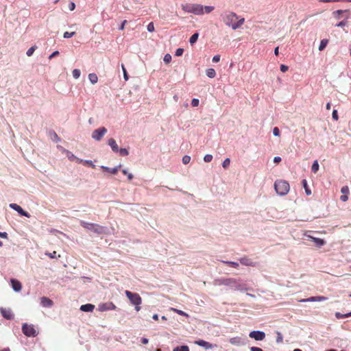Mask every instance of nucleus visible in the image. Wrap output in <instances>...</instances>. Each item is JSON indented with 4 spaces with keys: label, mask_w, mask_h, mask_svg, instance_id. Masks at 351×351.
<instances>
[{
    "label": "nucleus",
    "mask_w": 351,
    "mask_h": 351,
    "mask_svg": "<svg viewBox=\"0 0 351 351\" xmlns=\"http://www.w3.org/2000/svg\"><path fill=\"white\" fill-rule=\"evenodd\" d=\"M222 21L226 26L236 30L243 25L245 19L238 16L234 12L226 11L222 14Z\"/></svg>",
    "instance_id": "1"
},
{
    "label": "nucleus",
    "mask_w": 351,
    "mask_h": 351,
    "mask_svg": "<svg viewBox=\"0 0 351 351\" xmlns=\"http://www.w3.org/2000/svg\"><path fill=\"white\" fill-rule=\"evenodd\" d=\"M217 285H226L234 291H247L250 290V288L241 279L237 278H221L215 281Z\"/></svg>",
    "instance_id": "2"
},
{
    "label": "nucleus",
    "mask_w": 351,
    "mask_h": 351,
    "mask_svg": "<svg viewBox=\"0 0 351 351\" xmlns=\"http://www.w3.org/2000/svg\"><path fill=\"white\" fill-rule=\"evenodd\" d=\"M81 226L84 228L95 232L97 234H110L113 233V228H108L105 226H101L98 224L88 223L86 221H81Z\"/></svg>",
    "instance_id": "3"
},
{
    "label": "nucleus",
    "mask_w": 351,
    "mask_h": 351,
    "mask_svg": "<svg viewBox=\"0 0 351 351\" xmlns=\"http://www.w3.org/2000/svg\"><path fill=\"white\" fill-rule=\"evenodd\" d=\"M125 294L128 298L130 304L133 306H137L138 304H141L142 298L140 295L137 293H133L130 291L126 290L125 291Z\"/></svg>",
    "instance_id": "4"
},
{
    "label": "nucleus",
    "mask_w": 351,
    "mask_h": 351,
    "mask_svg": "<svg viewBox=\"0 0 351 351\" xmlns=\"http://www.w3.org/2000/svg\"><path fill=\"white\" fill-rule=\"evenodd\" d=\"M107 129L105 127H100L93 131L91 137L96 141H99L102 139L104 135L107 133Z\"/></svg>",
    "instance_id": "5"
},
{
    "label": "nucleus",
    "mask_w": 351,
    "mask_h": 351,
    "mask_svg": "<svg viewBox=\"0 0 351 351\" xmlns=\"http://www.w3.org/2000/svg\"><path fill=\"white\" fill-rule=\"evenodd\" d=\"M274 189L276 193L280 196L285 195V181L282 180H276L274 183Z\"/></svg>",
    "instance_id": "6"
},
{
    "label": "nucleus",
    "mask_w": 351,
    "mask_h": 351,
    "mask_svg": "<svg viewBox=\"0 0 351 351\" xmlns=\"http://www.w3.org/2000/svg\"><path fill=\"white\" fill-rule=\"evenodd\" d=\"M23 332L27 337H35L37 332L32 325L24 324L22 326Z\"/></svg>",
    "instance_id": "7"
},
{
    "label": "nucleus",
    "mask_w": 351,
    "mask_h": 351,
    "mask_svg": "<svg viewBox=\"0 0 351 351\" xmlns=\"http://www.w3.org/2000/svg\"><path fill=\"white\" fill-rule=\"evenodd\" d=\"M249 337L256 341H263L265 337V333L261 330H252L250 332Z\"/></svg>",
    "instance_id": "8"
},
{
    "label": "nucleus",
    "mask_w": 351,
    "mask_h": 351,
    "mask_svg": "<svg viewBox=\"0 0 351 351\" xmlns=\"http://www.w3.org/2000/svg\"><path fill=\"white\" fill-rule=\"evenodd\" d=\"M62 153L65 154V156L70 161L75 162L77 163H80L82 161V159L77 158L71 152L64 148H62Z\"/></svg>",
    "instance_id": "9"
},
{
    "label": "nucleus",
    "mask_w": 351,
    "mask_h": 351,
    "mask_svg": "<svg viewBox=\"0 0 351 351\" xmlns=\"http://www.w3.org/2000/svg\"><path fill=\"white\" fill-rule=\"evenodd\" d=\"M239 263L245 266H250V267H258V263L257 262H255L252 261L251 258L243 256L239 258Z\"/></svg>",
    "instance_id": "10"
},
{
    "label": "nucleus",
    "mask_w": 351,
    "mask_h": 351,
    "mask_svg": "<svg viewBox=\"0 0 351 351\" xmlns=\"http://www.w3.org/2000/svg\"><path fill=\"white\" fill-rule=\"evenodd\" d=\"M116 306L112 302H106L100 304L98 306V311L103 312L106 311L114 310L116 309Z\"/></svg>",
    "instance_id": "11"
},
{
    "label": "nucleus",
    "mask_w": 351,
    "mask_h": 351,
    "mask_svg": "<svg viewBox=\"0 0 351 351\" xmlns=\"http://www.w3.org/2000/svg\"><path fill=\"white\" fill-rule=\"evenodd\" d=\"M229 342L234 346H241L246 343L245 339L241 337H234L230 339Z\"/></svg>",
    "instance_id": "12"
},
{
    "label": "nucleus",
    "mask_w": 351,
    "mask_h": 351,
    "mask_svg": "<svg viewBox=\"0 0 351 351\" xmlns=\"http://www.w3.org/2000/svg\"><path fill=\"white\" fill-rule=\"evenodd\" d=\"M10 207L12 208L13 210H16L20 215L25 216L27 217H29V214L25 211L20 206H19L16 204L12 203L10 205Z\"/></svg>",
    "instance_id": "13"
},
{
    "label": "nucleus",
    "mask_w": 351,
    "mask_h": 351,
    "mask_svg": "<svg viewBox=\"0 0 351 351\" xmlns=\"http://www.w3.org/2000/svg\"><path fill=\"white\" fill-rule=\"evenodd\" d=\"M327 298L324 296H313L305 299H302L300 302H322L325 301Z\"/></svg>",
    "instance_id": "14"
},
{
    "label": "nucleus",
    "mask_w": 351,
    "mask_h": 351,
    "mask_svg": "<svg viewBox=\"0 0 351 351\" xmlns=\"http://www.w3.org/2000/svg\"><path fill=\"white\" fill-rule=\"evenodd\" d=\"M1 313L2 316L7 319H12L14 318V315L10 308H1Z\"/></svg>",
    "instance_id": "15"
},
{
    "label": "nucleus",
    "mask_w": 351,
    "mask_h": 351,
    "mask_svg": "<svg viewBox=\"0 0 351 351\" xmlns=\"http://www.w3.org/2000/svg\"><path fill=\"white\" fill-rule=\"evenodd\" d=\"M191 13L195 15H202L204 14V11H202V5L193 3V9Z\"/></svg>",
    "instance_id": "16"
},
{
    "label": "nucleus",
    "mask_w": 351,
    "mask_h": 351,
    "mask_svg": "<svg viewBox=\"0 0 351 351\" xmlns=\"http://www.w3.org/2000/svg\"><path fill=\"white\" fill-rule=\"evenodd\" d=\"M40 304L43 307L50 308L53 306V302L51 299L43 296L40 298Z\"/></svg>",
    "instance_id": "17"
},
{
    "label": "nucleus",
    "mask_w": 351,
    "mask_h": 351,
    "mask_svg": "<svg viewBox=\"0 0 351 351\" xmlns=\"http://www.w3.org/2000/svg\"><path fill=\"white\" fill-rule=\"evenodd\" d=\"M341 192L343 194L340 197V199L342 202H346L348 199V194L350 193V190L348 186H344L341 189Z\"/></svg>",
    "instance_id": "18"
},
{
    "label": "nucleus",
    "mask_w": 351,
    "mask_h": 351,
    "mask_svg": "<svg viewBox=\"0 0 351 351\" xmlns=\"http://www.w3.org/2000/svg\"><path fill=\"white\" fill-rule=\"evenodd\" d=\"M121 165H119L114 168H109L106 166L101 165V169H102L104 171H108V173H110L112 175H115V174H117V173L118 172V171L121 168Z\"/></svg>",
    "instance_id": "19"
},
{
    "label": "nucleus",
    "mask_w": 351,
    "mask_h": 351,
    "mask_svg": "<svg viewBox=\"0 0 351 351\" xmlns=\"http://www.w3.org/2000/svg\"><path fill=\"white\" fill-rule=\"evenodd\" d=\"M11 285L13 290L16 292H19L22 289L21 283L17 280L12 279Z\"/></svg>",
    "instance_id": "20"
},
{
    "label": "nucleus",
    "mask_w": 351,
    "mask_h": 351,
    "mask_svg": "<svg viewBox=\"0 0 351 351\" xmlns=\"http://www.w3.org/2000/svg\"><path fill=\"white\" fill-rule=\"evenodd\" d=\"M195 343H197V345L202 346L206 349H210V348H213L217 346L216 345H213V344L210 343L209 342H207L204 340L197 341L195 342Z\"/></svg>",
    "instance_id": "21"
},
{
    "label": "nucleus",
    "mask_w": 351,
    "mask_h": 351,
    "mask_svg": "<svg viewBox=\"0 0 351 351\" xmlns=\"http://www.w3.org/2000/svg\"><path fill=\"white\" fill-rule=\"evenodd\" d=\"M308 237L312 241H313L315 243V244L317 247H322L326 243L325 241L322 239L315 238V237H313L311 236H308Z\"/></svg>",
    "instance_id": "22"
},
{
    "label": "nucleus",
    "mask_w": 351,
    "mask_h": 351,
    "mask_svg": "<svg viewBox=\"0 0 351 351\" xmlns=\"http://www.w3.org/2000/svg\"><path fill=\"white\" fill-rule=\"evenodd\" d=\"M108 145L111 147L113 152H117L119 151V147L114 138H110L108 141Z\"/></svg>",
    "instance_id": "23"
},
{
    "label": "nucleus",
    "mask_w": 351,
    "mask_h": 351,
    "mask_svg": "<svg viewBox=\"0 0 351 351\" xmlns=\"http://www.w3.org/2000/svg\"><path fill=\"white\" fill-rule=\"evenodd\" d=\"M95 308V306L92 304H83L80 306V310L84 312H92Z\"/></svg>",
    "instance_id": "24"
},
{
    "label": "nucleus",
    "mask_w": 351,
    "mask_h": 351,
    "mask_svg": "<svg viewBox=\"0 0 351 351\" xmlns=\"http://www.w3.org/2000/svg\"><path fill=\"white\" fill-rule=\"evenodd\" d=\"M193 3H186L182 5V9L188 13H191L193 9Z\"/></svg>",
    "instance_id": "25"
},
{
    "label": "nucleus",
    "mask_w": 351,
    "mask_h": 351,
    "mask_svg": "<svg viewBox=\"0 0 351 351\" xmlns=\"http://www.w3.org/2000/svg\"><path fill=\"white\" fill-rule=\"evenodd\" d=\"M88 80H90L91 84H95L97 82L98 77L95 73H90L88 75Z\"/></svg>",
    "instance_id": "26"
},
{
    "label": "nucleus",
    "mask_w": 351,
    "mask_h": 351,
    "mask_svg": "<svg viewBox=\"0 0 351 351\" xmlns=\"http://www.w3.org/2000/svg\"><path fill=\"white\" fill-rule=\"evenodd\" d=\"M215 10L214 6L211 5H202V11H204V14H209Z\"/></svg>",
    "instance_id": "27"
},
{
    "label": "nucleus",
    "mask_w": 351,
    "mask_h": 351,
    "mask_svg": "<svg viewBox=\"0 0 351 351\" xmlns=\"http://www.w3.org/2000/svg\"><path fill=\"white\" fill-rule=\"evenodd\" d=\"M206 73L209 78H214L216 75V72L213 69H208L206 71Z\"/></svg>",
    "instance_id": "28"
},
{
    "label": "nucleus",
    "mask_w": 351,
    "mask_h": 351,
    "mask_svg": "<svg viewBox=\"0 0 351 351\" xmlns=\"http://www.w3.org/2000/svg\"><path fill=\"white\" fill-rule=\"evenodd\" d=\"M170 311H173V312H175V313H178V314H179L180 315L184 316L186 317H189L188 313H185V312H184V311H182L181 310L177 309L176 308H173L172 307V308H170Z\"/></svg>",
    "instance_id": "29"
},
{
    "label": "nucleus",
    "mask_w": 351,
    "mask_h": 351,
    "mask_svg": "<svg viewBox=\"0 0 351 351\" xmlns=\"http://www.w3.org/2000/svg\"><path fill=\"white\" fill-rule=\"evenodd\" d=\"M328 43V39H322L320 42L319 46V51L324 50Z\"/></svg>",
    "instance_id": "30"
},
{
    "label": "nucleus",
    "mask_w": 351,
    "mask_h": 351,
    "mask_svg": "<svg viewBox=\"0 0 351 351\" xmlns=\"http://www.w3.org/2000/svg\"><path fill=\"white\" fill-rule=\"evenodd\" d=\"M198 37H199V34L197 33H195L194 34H193L189 39L190 44L191 45L195 44L197 42Z\"/></svg>",
    "instance_id": "31"
},
{
    "label": "nucleus",
    "mask_w": 351,
    "mask_h": 351,
    "mask_svg": "<svg viewBox=\"0 0 351 351\" xmlns=\"http://www.w3.org/2000/svg\"><path fill=\"white\" fill-rule=\"evenodd\" d=\"M173 351H189V348L187 346H181L174 348Z\"/></svg>",
    "instance_id": "32"
},
{
    "label": "nucleus",
    "mask_w": 351,
    "mask_h": 351,
    "mask_svg": "<svg viewBox=\"0 0 351 351\" xmlns=\"http://www.w3.org/2000/svg\"><path fill=\"white\" fill-rule=\"evenodd\" d=\"M80 163H82L84 165H87L93 168L95 167V165H94L93 162L90 160H82V161Z\"/></svg>",
    "instance_id": "33"
},
{
    "label": "nucleus",
    "mask_w": 351,
    "mask_h": 351,
    "mask_svg": "<svg viewBox=\"0 0 351 351\" xmlns=\"http://www.w3.org/2000/svg\"><path fill=\"white\" fill-rule=\"evenodd\" d=\"M318 170H319V163H318L317 160H315L312 165L311 171L315 173L318 171Z\"/></svg>",
    "instance_id": "34"
},
{
    "label": "nucleus",
    "mask_w": 351,
    "mask_h": 351,
    "mask_svg": "<svg viewBox=\"0 0 351 351\" xmlns=\"http://www.w3.org/2000/svg\"><path fill=\"white\" fill-rule=\"evenodd\" d=\"M224 264H226L228 265H230L234 268H238L239 266V263L237 262H233V261H223Z\"/></svg>",
    "instance_id": "35"
},
{
    "label": "nucleus",
    "mask_w": 351,
    "mask_h": 351,
    "mask_svg": "<svg viewBox=\"0 0 351 351\" xmlns=\"http://www.w3.org/2000/svg\"><path fill=\"white\" fill-rule=\"evenodd\" d=\"M37 49V47L36 45L34 46H32L30 48H29L26 52V55L28 56V57H30L32 56V54L34 53V52L35 51V50Z\"/></svg>",
    "instance_id": "36"
},
{
    "label": "nucleus",
    "mask_w": 351,
    "mask_h": 351,
    "mask_svg": "<svg viewBox=\"0 0 351 351\" xmlns=\"http://www.w3.org/2000/svg\"><path fill=\"white\" fill-rule=\"evenodd\" d=\"M72 75H73V77L75 79H78L80 77V75H81L80 70L77 69H73V71H72Z\"/></svg>",
    "instance_id": "37"
},
{
    "label": "nucleus",
    "mask_w": 351,
    "mask_h": 351,
    "mask_svg": "<svg viewBox=\"0 0 351 351\" xmlns=\"http://www.w3.org/2000/svg\"><path fill=\"white\" fill-rule=\"evenodd\" d=\"M302 183H303V186L305 189V192H306V194L307 195H310L311 194V191L308 189V186H307V182L306 180H304L302 181Z\"/></svg>",
    "instance_id": "38"
},
{
    "label": "nucleus",
    "mask_w": 351,
    "mask_h": 351,
    "mask_svg": "<svg viewBox=\"0 0 351 351\" xmlns=\"http://www.w3.org/2000/svg\"><path fill=\"white\" fill-rule=\"evenodd\" d=\"M343 12H349V10H338L335 12H333V14L334 15H338V16H335V17L337 19H339V16L341 14L343 13Z\"/></svg>",
    "instance_id": "39"
},
{
    "label": "nucleus",
    "mask_w": 351,
    "mask_h": 351,
    "mask_svg": "<svg viewBox=\"0 0 351 351\" xmlns=\"http://www.w3.org/2000/svg\"><path fill=\"white\" fill-rule=\"evenodd\" d=\"M123 173L126 175L128 176V178L129 180H132L134 178V176L132 173H129L127 169H123L122 171Z\"/></svg>",
    "instance_id": "40"
},
{
    "label": "nucleus",
    "mask_w": 351,
    "mask_h": 351,
    "mask_svg": "<svg viewBox=\"0 0 351 351\" xmlns=\"http://www.w3.org/2000/svg\"><path fill=\"white\" fill-rule=\"evenodd\" d=\"M230 164V158H226L222 162V167L225 169L228 168Z\"/></svg>",
    "instance_id": "41"
},
{
    "label": "nucleus",
    "mask_w": 351,
    "mask_h": 351,
    "mask_svg": "<svg viewBox=\"0 0 351 351\" xmlns=\"http://www.w3.org/2000/svg\"><path fill=\"white\" fill-rule=\"evenodd\" d=\"M163 60L166 64L169 63L171 60V56L169 53L165 54Z\"/></svg>",
    "instance_id": "42"
},
{
    "label": "nucleus",
    "mask_w": 351,
    "mask_h": 351,
    "mask_svg": "<svg viewBox=\"0 0 351 351\" xmlns=\"http://www.w3.org/2000/svg\"><path fill=\"white\" fill-rule=\"evenodd\" d=\"M191 161V157L188 155H185L182 157V162L184 165L189 163Z\"/></svg>",
    "instance_id": "43"
},
{
    "label": "nucleus",
    "mask_w": 351,
    "mask_h": 351,
    "mask_svg": "<svg viewBox=\"0 0 351 351\" xmlns=\"http://www.w3.org/2000/svg\"><path fill=\"white\" fill-rule=\"evenodd\" d=\"M75 32H65L63 34V37L64 38H71L73 36L75 35Z\"/></svg>",
    "instance_id": "44"
},
{
    "label": "nucleus",
    "mask_w": 351,
    "mask_h": 351,
    "mask_svg": "<svg viewBox=\"0 0 351 351\" xmlns=\"http://www.w3.org/2000/svg\"><path fill=\"white\" fill-rule=\"evenodd\" d=\"M276 335H277L276 342L277 343H282V341H283L282 335L279 332H276Z\"/></svg>",
    "instance_id": "45"
},
{
    "label": "nucleus",
    "mask_w": 351,
    "mask_h": 351,
    "mask_svg": "<svg viewBox=\"0 0 351 351\" xmlns=\"http://www.w3.org/2000/svg\"><path fill=\"white\" fill-rule=\"evenodd\" d=\"M147 31L149 32H154L155 28H154V23H152V22L149 23L147 25Z\"/></svg>",
    "instance_id": "46"
},
{
    "label": "nucleus",
    "mask_w": 351,
    "mask_h": 351,
    "mask_svg": "<svg viewBox=\"0 0 351 351\" xmlns=\"http://www.w3.org/2000/svg\"><path fill=\"white\" fill-rule=\"evenodd\" d=\"M118 152H119L121 156H128L129 154L128 150L125 148H121L120 149H119Z\"/></svg>",
    "instance_id": "47"
},
{
    "label": "nucleus",
    "mask_w": 351,
    "mask_h": 351,
    "mask_svg": "<svg viewBox=\"0 0 351 351\" xmlns=\"http://www.w3.org/2000/svg\"><path fill=\"white\" fill-rule=\"evenodd\" d=\"M213 160V156L211 154H206L204 157V160L206 162H209Z\"/></svg>",
    "instance_id": "48"
},
{
    "label": "nucleus",
    "mask_w": 351,
    "mask_h": 351,
    "mask_svg": "<svg viewBox=\"0 0 351 351\" xmlns=\"http://www.w3.org/2000/svg\"><path fill=\"white\" fill-rule=\"evenodd\" d=\"M199 104V101L198 99H193L192 101H191V105L193 106V107H197L198 106Z\"/></svg>",
    "instance_id": "49"
},
{
    "label": "nucleus",
    "mask_w": 351,
    "mask_h": 351,
    "mask_svg": "<svg viewBox=\"0 0 351 351\" xmlns=\"http://www.w3.org/2000/svg\"><path fill=\"white\" fill-rule=\"evenodd\" d=\"M122 70H123V78H124V80L125 81H128V75L126 69H125V68L124 67L123 65H122Z\"/></svg>",
    "instance_id": "50"
},
{
    "label": "nucleus",
    "mask_w": 351,
    "mask_h": 351,
    "mask_svg": "<svg viewBox=\"0 0 351 351\" xmlns=\"http://www.w3.org/2000/svg\"><path fill=\"white\" fill-rule=\"evenodd\" d=\"M335 317L337 319H343V318H346V314H342L341 313L337 312L335 313Z\"/></svg>",
    "instance_id": "51"
},
{
    "label": "nucleus",
    "mask_w": 351,
    "mask_h": 351,
    "mask_svg": "<svg viewBox=\"0 0 351 351\" xmlns=\"http://www.w3.org/2000/svg\"><path fill=\"white\" fill-rule=\"evenodd\" d=\"M273 134L275 136H278L280 135V130H279V129L277 127H275L273 129Z\"/></svg>",
    "instance_id": "52"
},
{
    "label": "nucleus",
    "mask_w": 351,
    "mask_h": 351,
    "mask_svg": "<svg viewBox=\"0 0 351 351\" xmlns=\"http://www.w3.org/2000/svg\"><path fill=\"white\" fill-rule=\"evenodd\" d=\"M183 51H184L183 49H182V48H178V49L176 51V54H175V55H176V56H182V55Z\"/></svg>",
    "instance_id": "53"
},
{
    "label": "nucleus",
    "mask_w": 351,
    "mask_h": 351,
    "mask_svg": "<svg viewBox=\"0 0 351 351\" xmlns=\"http://www.w3.org/2000/svg\"><path fill=\"white\" fill-rule=\"evenodd\" d=\"M332 119H333L334 120H336V121H337V120H338V118H339V117H338V114H337V110H334L332 111Z\"/></svg>",
    "instance_id": "54"
},
{
    "label": "nucleus",
    "mask_w": 351,
    "mask_h": 351,
    "mask_svg": "<svg viewBox=\"0 0 351 351\" xmlns=\"http://www.w3.org/2000/svg\"><path fill=\"white\" fill-rule=\"evenodd\" d=\"M346 25V22L344 21H340L339 23H337L335 25L336 27H344L345 25Z\"/></svg>",
    "instance_id": "55"
},
{
    "label": "nucleus",
    "mask_w": 351,
    "mask_h": 351,
    "mask_svg": "<svg viewBox=\"0 0 351 351\" xmlns=\"http://www.w3.org/2000/svg\"><path fill=\"white\" fill-rule=\"evenodd\" d=\"M220 60V56L219 55H215L213 57V62H218Z\"/></svg>",
    "instance_id": "56"
},
{
    "label": "nucleus",
    "mask_w": 351,
    "mask_h": 351,
    "mask_svg": "<svg viewBox=\"0 0 351 351\" xmlns=\"http://www.w3.org/2000/svg\"><path fill=\"white\" fill-rule=\"evenodd\" d=\"M59 54V51H53L49 57V59H51L53 58V57L58 56Z\"/></svg>",
    "instance_id": "57"
},
{
    "label": "nucleus",
    "mask_w": 351,
    "mask_h": 351,
    "mask_svg": "<svg viewBox=\"0 0 351 351\" xmlns=\"http://www.w3.org/2000/svg\"><path fill=\"white\" fill-rule=\"evenodd\" d=\"M69 8L71 11H73L75 8V4L73 2H71L70 3Z\"/></svg>",
    "instance_id": "58"
},
{
    "label": "nucleus",
    "mask_w": 351,
    "mask_h": 351,
    "mask_svg": "<svg viewBox=\"0 0 351 351\" xmlns=\"http://www.w3.org/2000/svg\"><path fill=\"white\" fill-rule=\"evenodd\" d=\"M0 237L3 238V239H7L8 234L5 232H0Z\"/></svg>",
    "instance_id": "59"
},
{
    "label": "nucleus",
    "mask_w": 351,
    "mask_h": 351,
    "mask_svg": "<svg viewBox=\"0 0 351 351\" xmlns=\"http://www.w3.org/2000/svg\"><path fill=\"white\" fill-rule=\"evenodd\" d=\"M280 161H281V158H280V157H279V156H276V157H274V162H275V163H278V162H280Z\"/></svg>",
    "instance_id": "60"
},
{
    "label": "nucleus",
    "mask_w": 351,
    "mask_h": 351,
    "mask_svg": "<svg viewBox=\"0 0 351 351\" xmlns=\"http://www.w3.org/2000/svg\"><path fill=\"white\" fill-rule=\"evenodd\" d=\"M47 255L50 257V258H56V252H53L52 253H49L47 254Z\"/></svg>",
    "instance_id": "61"
},
{
    "label": "nucleus",
    "mask_w": 351,
    "mask_h": 351,
    "mask_svg": "<svg viewBox=\"0 0 351 351\" xmlns=\"http://www.w3.org/2000/svg\"><path fill=\"white\" fill-rule=\"evenodd\" d=\"M250 351H263V350L258 347H252Z\"/></svg>",
    "instance_id": "62"
},
{
    "label": "nucleus",
    "mask_w": 351,
    "mask_h": 351,
    "mask_svg": "<svg viewBox=\"0 0 351 351\" xmlns=\"http://www.w3.org/2000/svg\"><path fill=\"white\" fill-rule=\"evenodd\" d=\"M126 23H127V21L125 20L122 22V24L119 27L120 30H123L124 29V27H125V25Z\"/></svg>",
    "instance_id": "63"
},
{
    "label": "nucleus",
    "mask_w": 351,
    "mask_h": 351,
    "mask_svg": "<svg viewBox=\"0 0 351 351\" xmlns=\"http://www.w3.org/2000/svg\"><path fill=\"white\" fill-rule=\"evenodd\" d=\"M141 341H142V343H143V344H147V343H148L149 340H148V339H147V338H143V339H141Z\"/></svg>",
    "instance_id": "64"
}]
</instances>
